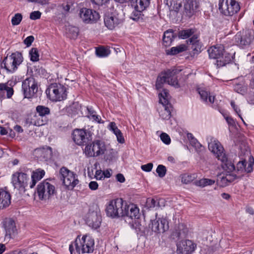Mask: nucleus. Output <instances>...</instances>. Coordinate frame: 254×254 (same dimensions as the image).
<instances>
[{
	"label": "nucleus",
	"instance_id": "11",
	"mask_svg": "<svg viewBox=\"0 0 254 254\" xmlns=\"http://www.w3.org/2000/svg\"><path fill=\"white\" fill-rule=\"evenodd\" d=\"M150 3V0H135L131 3L135 10L131 14L130 17L134 21H138L140 19H143L142 11L147 7Z\"/></svg>",
	"mask_w": 254,
	"mask_h": 254
},
{
	"label": "nucleus",
	"instance_id": "8",
	"mask_svg": "<svg viewBox=\"0 0 254 254\" xmlns=\"http://www.w3.org/2000/svg\"><path fill=\"white\" fill-rule=\"evenodd\" d=\"M124 201L122 198L112 200L106 207L107 216L114 217H123Z\"/></svg>",
	"mask_w": 254,
	"mask_h": 254
},
{
	"label": "nucleus",
	"instance_id": "30",
	"mask_svg": "<svg viewBox=\"0 0 254 254\" xmlns=\"http://www.w3.org/2000/svg\"><path fill=\"white\" fill-rule=\"evenodd\" d=\"M187 43L188 44L191 45V49L194 51V54L200 52L201 45L198 40L197 35H193L191 38L188 40Z\"/></svg>",
	"mask_w": 254,
	"mask_h": 254
},
{
	"label": "nucleus",
	"instance_id": "64",
	"mask_svg": "<svg viewBox=\"0 0 254 254\" xmlns=\"http://www.w3.org/2000/svg\"><path fill=\"white\" fill-rule=\"evenodd\" d=\"M246 211L247 213H248L251 215L254 214V209L251 207H247L246 208Z\"/></svg>",
	"mask_w": 254,
	"mask_h": 254
},
{
	"label": "nucleus",
	"instance_id": "44",
	"mask_svg": "<svg viewBox=\"0 0 254 254\" xmlns=\"http://www.w3.org/2000/svg\"><path fill=\"white\" fill-rule=\"evenodd\" d=\"M225 119L229 126V128L230 131L236 128V121L231 117H226Z\"/></svg>",
	"mask_w": 254,
	"mask_h": 254
},
{
	"label": "nucleus",
	"instance_id": "54",
	"mask_svg": "<svg viewBox=\"0 0 254 254\" xmlns=\"http://www.w3.org/2000/svg\"><path fill=\"white\" fill-rule=\"evenodd\" d=\"M246 164L247 162L245 160L239 162L237 165V169L238 170H244Z\"/></svg>",
	"mask_w": 254,
	"mask_h": 254
},
{
	"label": "nucleus",
	"instance_id": "47",
	"mask_svg": "<svg viewBox=\"0 0 254 254\" xmlns=\"http://www.w3.org/2000/svg\"><path fill=\"white\" fill-rule=\"evenodd\" d=\"M167 172L166 168L163 165H159L156 169V172L160 178L164 177Z\"/></svg>",
	"mask_w": 254,
	"mask_h": 254
},
{
	"label": "nucleus",
	"instance_id": "43",
	"mask_svg": "<svg viewBox=\"0 0 254 254\" xmlns=\"http://www.w3.org/2000/svg\"><path fill=\"white\" fill-rule=\"evenodd\" d=\"M29 54L30 56V59L33 62L38 61L39 59V55L38 50L36 48H33L30 51Z\"/></svg>",
	"mask_w": 254,
	"mask_h": 254
},
{
	"label": "nucleus",
	"instance_id": "6",
	"mask_svg": "<svg viewBox=\"0 0 254 254\" xmlns=\"http://www.w3.org/2000/svg\"><path fill=\"white\" fill-rule=\"evenodd\" d=\"M46 93L52 100L55 101H61L66 98L65 87L56 83L50 85L46 90Z\"/></svg>",
	"mask_w": 254,
	"mask_h": 254
},
{
	"label": "nucleus",
	"instance_id": "17",
	"mask_svg": "<svg viewBox=\"0 0 254 254\" xmlns=\"http://www.w3.org/2000/svg\"><path fill=\"white\" fill-rule=\"evenodd\" d=\"M73 141L78 145H84L88 144L90 136L88 135L85 130L82 129H75L72 133Z\"/></svg>",
	"mask_w": 254,
	"mask_h": 254
},
{
	"label": "nucleus",
	"instance_id": "13",
	"mask_svg": "<svg viewBox=\"0 0 254 254\" xmlns=\"http://www.w3.org/2000/svg\"><path fill=\"white\" fill-rule=\"evenodd\" d=\"M79 15L82 21L85 23L95 22L100 18V15L97 12L86 8H81Z\"/></svg>",
	"mask_w": 254,
	"mask_h": 254
},
{
	"label": "nucleus",
	"instance_id": "35",
	"mask_svg": "<svg viewBox=\"0 0 254 254\" xmlns=\"http://www.w3.org/2000/svg\"><path fill=\"white\" fill-rule=\"evenodd\" d=\"M180 178L181 179V182L183 184H188L193 180H194L196 178L195 174H184L180 175Z\"/></svg>",
	"mask_w": 254,
	"mask_h": 254
},
{
	"label": "nucleus",
	"instance_id": "20",
	"mask_svg": "<svg viewBox=\"0 0 254 254\" xmlns=\"http://www.w3.org/2000/svg\"><path fill=\"white\" fill-rule=\"evenodd\" d=\"M196 245L189 240H182L177 244V252L181 254H190L195 250Z\"/></svg>",
	"mask_w": 254,
	"mask_h": 254
},
{
	"label": "nucleus",
	"instance_id": "53",
	"mask_svg": "<svg viewBox=\"0 0 254 254\" xmlns=\"http://www.w3.org/2000/svg\"><path fill=\"white\" fill-rule=\"evenodd\" d=\"M34 40V38L33 36H29L24 40V43L27 47H29L33 42Z\"/></svg>",
	"mask_w": 254,
	"mask_h": 254
},
{
	"label": "nucleus",
	"instance_id": "62",
	"mask_svg": "<svg viewBox=\"0 0 254 254\" xmlns=\"http://www.w3.org/2000/svg\"><path fill=\"white\" fill-rule=\"evenodd\" d=\"M245 172L250 173L253 171V163H250L247 167L244 168Z\"/></svg>",
	"mask_w": 254,
	"mask_h": 254
},
{
	"label": "nucleus",
	"instance_id": "63",
	"mask_svg": "<svg viewBox=\"0 0 254 254\" xmlns=\"http://www.w3.org/2000/svg\"><path fill=\"white\" fill-rule=\"evenodd\" d=\"M112 171L111 169H107L104 171L103 173V174L104 175V177L106 178H110L111 176V172Z\"/></svg>",
	"mask_w": 254,
	"mask_h": 254
},
{
	"label": "nucleus",
	"instance_id": "49",
	"mask_svg": "<svg viewBox=\"0 0 254 254\" xmlns=\"http://www.w3.org/2000/svg\"><path fill=\"white\" fill-rule=\"evenodd\" d=\"M41 13L39 11H34L32 12L30 15V18L32 20H36L40 19Z\"/></svg>",
	"mask_w": 254,
	"mask_h": 254
},
{
	"label": "nucleus",
	"instance_id": "14",
	"mask_svg": "<svg viewBox=\"0 0 254 254\" xmlns=\"http://www.w3.org/2000/svg\"><path fill=\"white\" fill-rule=\"evenodd\" d=\"M12 183L15 189L21 193L24 192L27 183V175L24 173L16 172L12 176Z\"/></svg>",
	"mask_w": 254,
	"mask_h": 254
},
{
	"label": "nucleus",
	"instance_id": "5",
	"mask_svg": "<svg viewBox=\"0 0 254 254\" xmlns=\"http://www.w3.org/2000/svg\"><path fill=\"white\" fill-rule=\"evenodd\" d=\"M106 150L105 142L101 140H95L88 143L84 149V153L87 157H97L103 154Z\"/></svg>",
	"mask_w": 254,
	"mask_h": 254
},
{
	"label": "nucleus",
	"instance_id": "40",
	"mask_svg": "<svg viewBox=\"0 0 254 254\" xmlns=\"http://www.w3.org/2000/svg\"><path fill=\"white\" fill-rule=\"evenodd\" d=\"M96 55L98 57H104L108 56L110 54V51L103 47H100L96 49Z\"/></svg>",
	"mask_w": 254,
	"mask_h": 254
},
{
	"label": "nucleus",
	"instance_id": "58",
	"mask_svg": "<svg viewBox=\"0 0 254 254\" xmlns=\"http://www.w3.org/2000/svg\"><path fill=\"white\" fill-rule=\"evenodd\" d=\"M116 179L120 183H124L125 181V178L124 175L120 173L116 175Z\"/></svg>",
	"mask_w": 254,
	"mask_h": 254
},
{
	"label": "nucleus",
	"instance_id": "48",
	"mask_svg": "<svg viewBox=\"0 0 254 254\" xmlns=\"http://www.w3.org/2000/svg\"><path fill=\"white\" fill-rule=\"evenodd\" d=\"M161 140L165 144H169L170 143L171 139L169 136L166 133H162L160 135Z\"/></svg>",
	"mask_w": 254,
	"mask_h": 254
},
{
	"label": "nucleus",
	"instance_id": "36",
	"mask_svg": "<svg viewBox=\"0 0 254 254\" xmlns=\"http://www.w3.org/2000/svg\"><path fill=\"white\" fill-rule=\"evenodd\" d=\"M194 33V30L192 29L182 30L179 32L178 36L180 38L185 39L192 35Z\"/></svg>",
	"mask_w": 254,
	"mask_h": 254
},
{
	"label": "nucleus",
	"instance_id": "61",
	"mask_svg": "<svg viewBox=\"0 0 254 254\" xmlns=\"http://www.w3.org/2000/svg\"><path fill=\"white\" fill-rule=\"evenodd\" d=\"M91 1L98 5H102L103 3L106 2L108 0H91Z\"/></svg>",
	"mask_w": 254,
	"mask_h": 254
},
{
	"label": "nucleus",
	"instance_id": "3",
	"mask_svg": "<svg viewBox=\"0 0 254 254\" xmlns=\"http://www.w3.org/2000/svg\"><path fill=\"white\" fill-rule=\"evenodd\" d=\"M159 102L161 104L158 108L160 117L163 120H168L171 117L172 106L169 103V94L166 89H163L162 92L159 94Z\"/></svg>",
	"mask_w": 254,
	"mask_h": 254
},
{
	"label": "nucleus",
	"instance_id": "12",
	"mask_svg": "<svg viewBox=\"0 0 254 254\" xmlns=\"http://www.w3.org/2000/svg\"><path fill=\"white\" fill-rule=\"evenodd\" d=\"M22 88L25 98H32L38 90L37 84L33 77L25 79L22 82Z\"/></svg>",
	"mask_w": 254,
	"mask_h": 254
},
{
	"label": "nucleus",
	"instance_id": "27",
	"mask_svg": "<svg viewBox=\"0 0 254 254\" xmlns=\"http://www.w3.org/2000/svg\"><path fill=\"white\" fill-rule=\"evenodd\" d=\"M11 203L10 193L3 189H0V209L8 206Z\"/></svg>",
	"mask_w": 254,
	"mask_h": 254
},
{
	"label": "nucleus",
	"instance_id": "26",
	"mask_svg": "<svg viewBox=\"0 0 254 254\" xmlns=\"http://www.w3.org/2000/svg\"><path fill=\"white\" fill-rule=\"evenodd\" d=\"M146 207L149 209H158L165 206V201L163 198H148L146 202Z\"/></svg>",
	"mask_w": 254,
	"mask_h": 254
},
{
	"label": "nucleus",
	"instance_id": "33",
	"mask_svg": "<svg viewBox=\"0 0 254 254\" xmlns=\"http://www.w3.org/2000/svg\"><path fill=\"white\" fill-rule=\"evenodd\" d=\"M6 93V97L10 98L13 94V89L12 87L8 86L6 83H0V94Z\"/></svg>",
	"mask_w": 254,
	"mask_h": 254
},
{
	"label": "nucleus",
	"instance_id": "50",
	"mask_svg": "<svg viewBox=\"0 0 254 254\" xmlns=\"http://www.w3.org/2000/svg\"><path fill=\"white\" fill-rule=\"evenodd\" d=\"M223 57H225V60H223V66L229 63L232 61V56L229 53H226L223 51Z\"/></svg>",
	"mask_w": 254,
	"mask_h": 254
},
{
	"label": "nucleus",
	"instance_id": "25",
	"mask_svg": "<svg viewBox=\"0 0 254 254\" xmlns=\"http://www.w3.org/2000/svg\"><path fill=\"white\" fill-rule=\"evenodd\" d=\"M197 6L198 5L195 0H186L184 4V14H185L189 17H190L194 14Z\"/></svg>",
	"mask_w": 254,
	"mask_h": 254
},
{
	"label": "nucleus",
	"instance_id": "51",
	"mask_svg": "<svg viewBox=\"0 0 254 254\" xmlns=\"http://www.w3.org/2000/svg\"><path fill=\"white\" fill-rule=\"evenodd\" d=\"M153 167V164L149 163L145 165H142L141 168L142 170L145 172H150L151 171Z\"/></svg>",
	"mask_w": 254,
	"mask_h": 254
},
{
	"label": "nucleus",
	"instance_id": "29",
	"mask_svg": "<svg viewBox=\"0 0 254 254\" xmlns=\"http://www.w3.org/2000/svg\"><path fill=\"white\" fill-rule=\"evenodd\" d=\"M177 37V35L174 33L172 29H169L164 33L163 38V44L165 46H170L174 38Z\"/></svg>",
	"mask_w": 254,
	"mask_h": 254
},
{
	"label": "nucleus",
	"instance_id": "2",
	"mask_svg": "<svg viewBox=\"0 0 254 254\" xmlns=\"http://www.w3.org/2000/svg\"><path fill=\"white\" fill-rule=\"evenodd\" d=\"M181 71V70L180 69H173L172 70L168 69L167 71L160 73L156 80V89L159 90L162 88L165 83H167L168 84L176 88L180 87V84L178 79V74H179Z\"/></svg>",
	"mask_w": 254,
	"mask_h": 254
},
{
	"label": "nucleus",
	"instance_id": "1",
	"mask_svg": "<svg viewBox=\"0 0 254 254\" xmlns=\"http://www.w3.org/2000/svg\"><path fill=\"white\" fill-rule=\"evenodd\" d=\"M94 240L89 237L83 236L80 240L77 238L73 243L69 246L71 254H80L81 253H90L93 251Z\"/></svg>",
	"mask_w": 254,
	"mask_h": 254
},
{
	"label": "nucleus",
	"instance_id": "28",
	"mask_svg": "<svg viewBox=\"0 0 254 254\" xmlns=\"http://www.w3.org/2000/svg\"><path fill=\"white\" fill-rule=\"evenodd\" d=\"M220 143L216 140H211L208 143V149L216 156L218 160L222 161V153Z\"/></svg>",
	"mask_w": 254,
	"mask_h": 254
},
{
	"label": "nucleus",
	"instance_id": "60",
	"mask_svg": "<svg viewBox=\"0 0 254 254\" xmlns=\"http://www.w3.org/2000/svg\"><path fill=\"white\" fill-rule=\"evenodd\" d=\"M235 90L238 93H242L244 91V89L243 88V86L241 84L236 85L235 87Z\"/></svg>",
	"mask_w": 254,
	"mask_h": 254
},
{
	"label": "nucleus",
	"instance_id": "4",
	"mask_svg": "<svg viewBox=\"0 0 254 254\" xmlns=\"http://www.w3.org/2000/svg\"><path fill=\"white\" fill-rule=\"evenodd\" d=\"M223 186L228 185V183L233 182L236 178L235 174V167L227 156L223 153Z\"/></svg>",
	"mask_w": 254,
	"mask_h": 254
},
{
	"label": "nucleus",
	"instance_id": "34",
	"mask_svg": "<svg viewBox=\"0 0 254 254\" xmlns=\"http://www.w3.org/2000/svg\"><path fill=\"white\" fill-rule=\"evenodd\" d=\"M186 50V46L184 44H181L177 47H173L170 49L166 51L167 55H175L180 53L184 52Z\"/></svg>",
	"mask_w": 254,
	"mask_h": 254
},
{
	"label": "nucleus",
	"instance_id": "18",
	"mask_svg": "<svg viewBox=\"0 0 254 254\" xmlns=\"http://www.w3.org/2000/svg\"><path fill=\"white\" fill-rule=\"evenodd\" d=\"M3 226L5 231V239L14 238L17 234L15 223L11 218H5L3 222Z\"/></svg>",
	"mask_w": 254,
	"mask_h": 254
},
{
	"label": "nucleus",
	"instance_id": "59",
	"mask_svg": "<svg viewBox=\"0 0 254 254\" xmlns=\"http://www.w3.org/2000/svg\"><path fill=\"white\" fill-rule=\"evenodd\" d=\"M252 78L250 83V87L254 89V69L251 72Z\"/></svg>",
	"mask_w": 254,
	"mask_h": 254
},
{
	"label": "nucleus",
	"instance_id": "16",
	"mask_svg": "<svg viewBox=\"0 0 254 254\" xmlns=\"http://www.w3.org/2000/svg\"><path fill=\"white\" fill-rule=\"evenodd\" d=\"M235 39L238 44L242 48H244L251 45L254 39V33L252 31L247 30L242 35L237 34Z\"/></svg>",
	"mask_w": 254,
	"mask_h": 254
},
{
	"label": "nucleus",
	"instance_id": "52",
	"mask_svg": "<svg viewBox=\"0 0 254 254\" xmlns=\"http://www.w3.org/2000/svg\"><path fill=\"white\" fill-rule=\"evenodd\" d=\"M206 181L205 180V178L201 179L199 181H196L194 182V184L197 186H199L201 187H204L207 186V184L206 183Z\"/></svg>",
	"mask_w": 254,
	"mask_h": 254
},
{
	"label": "nucleus",
	"instance_id": "24",
	"mask_svg": "<svg viewBox=\"0 0 254 254\" xmlns=\"http://www.w3.org/2000/svg\"><path fill=\"white\" fill-rule=\"evenodd\" d=\"M122 22V20L111 14L106 15L104 17L105 26L110 30L114 29L117 26Z\"/></svg>",
	"mask_w": 254,
	"mask_h": 254
},
{
	"label": "nucleus",
	"instance_id": "46",
	"mask_svg": "<svg viewBox=\"0 0 254 254\" xmlns=\"http://www.w3.org/2000/svg\"><path fill=\"white\" fill-rule=\"evenodd\" d=\"M22 19V15L21 13H16L11 19V24L12 25H17L20 24Z\"/></svg>",
	"mask_w": 254,
	"mask_h": 254
},
{
	"label": "nucleus",
	"instance_id": "22",
	"mask_svg": "<svg viewBox=\"0 0 254 254\" xmlns=\"http://www.w3.org/2000/svg\"><path fill=\"white\" fill-rule=\"evenodd\" d=\"M226 8H223V14L232 16L240 9L239 3L235 0H226Z\"/></svg>",
	"mask_w": 254,
	"mask_h": 254
},
{
	"label": "nucleus",
	"instance_id": "7",
	"mask_svg": "<svg viewBox=\"0 0 254 254\" xmlns=\"http://www.w3.org/2000/svg\"><path fill=\"white\" fill-rule=\"evenodd\" d=\"M22 62L21 53H15L9 57H5L1 64V67L4 68L8 72H13L17 68V65Z\"/></svg>",
	"mask_w": 254,
	"mask_h": 254
},
{
	"label": "nucleus",
	"instance_id": "21",
	"mask_svg": "<svg viewBox=\"0 0 254 254\" xmlns=\"http://www.w3.org/2000/svg\"><path fill=\"white\" fill-rule=\"evenodd\" d=\"M209 57L216 60V65L218 67L222 66V48L221 45H216L210 47L208 50Z\"/></svg>",
	"mask_w": 254,
	"mask_h": 254
},
{
	"label": "nucleus",
	"instance_id": "45",
	"mask_svg": "<svg viewBox=\"0 0 254 254\" xmlns=\"http://www.w3.org/2000/svg\"><path fill=\"white\" fill-rule=\"evenodd\" d=\"M231 106L232 108L233 109L234 111L237 113V114L238 115V116L240 117V118L244 124L246 126H247L246 123L244 121L243 118H242L241 114V110L239 108V107L235 104V103L233 101H231L230 103Z\"/></svg>",
	"mask_w": 254,
	"mask_h": 254
},
{
	"label": "nucleus",
	"instance_id": "19",
	"mask_svg": "<svg viewBox=\"0 0 254 254\" xmlns=\"http://www.w3.org/2000/svg\"><path fill=\"white\" fill-rule=\"evenodd\" d=\"M86 223L94 229L99 227L101 223V216L100 211L97 209L95 211L89 210L87 213Z\"/></svg>",
	"mask_w": 254,
	"mask_h": 254
},
{
	"label": "nucleus",
	"instance_id": "23",
	"mask_svg": "<svg viewBox=\"0 0 254 254\" xmlns=\"http://www.w3.org/2000/svg\"><path fill=\"white\" fill-rule=\"evenodd\" d=\"M127 216L131 219L138 218L139 217V209L133 204L127 205L124 203L123 217Z\"/></svg>",
	"mask_w": 254,
	"mask_h": 254
},
{
	"label": "nucleus",
	"instance_id": "41",
	"mask_svg": "<svg viewBox=\"0 0 254 254\" xmlns=\"http://www.w3.org/2000/svg\"><path fill=\"white\" fill-rule=\"evenodd\" d=\"M36 111L40 116H44L50 113V110L49 108L39 105L36 107Z\"/></svg>",
	"mask_w": 254,
	"mask_h": 254
},
{
	"label": "nucleus",
	"instance_id": "9",
	"mask_svg": "<svg viewBox=\"0 0 254 254\" xmlns=\"http://www.w3.org/2000/svg\"><path fill=\"white\" fill-rule=\"evenodd\" d=\"M60 178L64 186L68 190H72L78 183L73 172L65 167H62L60 171Z\"/></svg>",
	"mask_w": 254,
	"mask_h": 254
},
{
	"label": "nucleus",
	"instance_id": "39",
	"mask_svg": "<svg viewBox=\"0 0 254 254\" xmlns=\"http://www.w3.org/2000/svg\"><path fill=\"white\" fill-rule=\"evenodd\" d=\"M67 32L70 38L75 39L78 34V29L75 26H69L67 28Z\"/></svg>",
	"mask_w": 254,
	"mask_h": 254
},
{
	"label": "nucleus",
	"instance_id": "15",
	"mask_svg": "<svg viewBox=\"0 0 254 254\" xmlns=\"http://www.w3.org/2000/svg\"><path fill=\"white\" fill-rule=\"evenodd\" d=\"M149 227L156 234L163 233L169 229V223L166 217H162L151 220Z\"/></svg>",
	"mask_w": 254,
	"mask_h": 254
},
{
	"label": "nucleus",
	"instance_id": "55",
	"mask_svg": "<svg viewBox=\"0 0 254 254\" xmlns=\"http://www.w3.org/2000/svg\"><path fill=\"white\" fill-rule=\"evenodd\" d=\"M190 143L191 144V145L195 148H199L201 146L200 144L198 142V141L195 138H192V139L190 140Z\"/></svg>",
	"mask_w": 254,
	"mask_h": 254
},
{
	"label": "nucleus",
	"instance_id": "31",
	"mask_svg": "<svg viewBox=\"0 0 254 254\" xmlns=\"http://www.w3.org/2000/svg\"><path fill=\"white\" fill-rule=\"evenodd\" d=\"M197 91L201 99L204 101L210 104H212L214 102L215 97L210 95V93H208L206 89L200 87L197 89Z\"/></svg>",
	"mask_w": 254,
	"mask_h": 254
},
{
	"label": "nucleus",
	"instance_id": "10",
	"mask_svg": "<svg viewBox=\"0 0 254 254\" xmlns=\"http://www.w3.org/2000/svg\"><path fill=\"white\" fill-rule=\"evenodd\" d=\"M37 192L40 199L46 200L55 193V188L48 182L44 181L38 185Z\"/></svg>",
	"mask_w": 254,
	"mask_h": 254
},
{
	"label": "nucleus",
	"instance_id": "57",
	"mask_svg": "<svg viewBox=\"0 0 254 254\" xmlns=\"http://www.w3.org/2000/svg\"><path fill=\"white\" fill-rule=\"evenodd\" d=\"M29 2H35L40 3L42 5H45L48 4L47 0H27Z\"/></svg>",
	"mask_w": 254,
	"mask_h": 254
},
{
	"label": "nucleus",
	"instance_id": "42",
	"mask_svg": "<svg viewBox=\"0 0 254 254\" xmlns=\"http://www.w3.org/2000/svg\"><path fill=\"white\" fill-rule=\"evenodd\" d=\"M45 173L44 170L40 169H37L33 172L32 175V179L39 181L44 177Z\"/></svg>",
	"mask_w": 254,
	"mask_h": 254
},
{
	"label": "nucleus",
	"instance_id": "56",
	"mask_svg": "<svg viewBox=\"0 0 254 254\" xmlns=\"http://www.w3.org/2000/svg\"><path fill=\"white\" fill-rule=\"evenodd\" d=\"M89 187L91 190H96L98 188V184L95 181H91L89 184Z\"/></svg>",
	"mask_w": 254,
	"mask_h": 254
},
{
	"label": "nucleus",
	"instance_id": "38",
	"mask_svg": "<svg viewBox=\"0 0 254 254\" xmlns=\"http://www.w3.org/2000/svg\"><path fill=\"white\" fill-rule=\"evenodd\" d=\"M182 0H172L171 2L170 9L174 10L176 12H178L180 8L182 7Z\"/></svg>",
	"mask_w": 254,
	"mask_h": 254
},
{
	"label": "nucleus",
	"instance_id": "32",
	"mask_svg": "<svg viewBox=\"0 0 254 254\" xmlns=\"http://www.w3.org/2000/svg\"><path fill=\"white\" fill-rule=\"evenodd\" d=\"M109 127V129L116 135L118 141L121 143H124L125 142L124 137L121 131L116 126V123L115 122H111L110 123Z\"/></svg>",
	"mask_w": 254,
	"mask_h": 254
},
{
	"label": "nucleus",
	"instance_id": "37",
	"mask_svg": "<svg viewBox=\"0 0 254 254\" xmlns=\"http://www.w3.org/2000/svg\"><path fill=\"white\" fill-rule=\"evenodd\" d=\"M187 229H181L180 226L179 227L178 230H176V231L174 232L172 236L174 238L182 239L185 238L187 235Z\"/></svg>",
	"mask_w": 254,
	"mask_h": 254
}]
</instances>
